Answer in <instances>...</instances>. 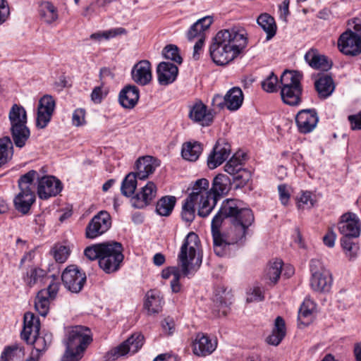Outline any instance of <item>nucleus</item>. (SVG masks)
Wrapping results in <instances>:
<instances>
[{
  "label": "nucleus",
  "instance_id": "obj_63",
  "mask_svg": "<svg viewBox=\"0 0 361 361\" xmlns=\"http://www.w3.org/2000/svg\"><path fill=\"white\" fill-rule=\"evenodd\" d=\"M348 121L352 130H361V111L357 114L350 115Z\"/></svg>",
  "mask_w": 361,
  "mask_h": 361
},
{
  "label": "nucleus",
  "instance_id": "obj_44",
  "mask_svg": "<svg viewBox=\"0 0 361 361\" xmlns=\"http://www.w3.org/2000/svg\"><path fill=\"white\" fill-rule=\"evenodd\" d=\"M137 176L134 172L129 173L123 179L121 186L122 195L126 197H130L134 194L137 187Z\"/></svg>",
  "mask_w": 361,
  "mask_h": 361
},
{
  "label": "nucleus",
  "instance_id": "obj_27",
  "mask_svg": "<svg viewBox=\"0 0 361 361\" xmlns=\"http://www.w3.org/2000/svg\"><path fill=\"white\" fill-rule=\"evenodd\" d=\"M39 320L32 312H27L24 315V326L21 332V338L26 343L30 341V336H36L39 334Z\"/></svg>",
  "mask_w": 361,
  "mask_h": 361
},
{
  "label": "nucleus",
  "instance_id": "obj_56",
  "mask_svg": "<svg viewBox=\"0 0 361 361\" xmlns=\"http://www.w3.org/2000/svg\"><path fill=\"white\" fill-rule=\"evenodd\" d=\"M83 353L84 351H80L78 349L75 350L66 347L61 361H79L82 358Z\"/></svg>",
  "mask_w": 361,
  "mask_h": 361
},
{
  "label": "nucleus",
  "instance_id": "obj_54",
  "mask_svg": "<svg viewBox=\"0 0 361 361\" xmlns=\"http://www.w3.org/2000/svg\"><path fill=\"white\" fill-rule=\"evenodd\" d=\"M278 78L271 72L266 79L262 82V88L267 92H274L277 90Z\"/></svg>",
  "mask_w": 361,
  "mask_h": 361
},
{
  "label": "nucleus",
  "instance_id": "obj_47",
  "mask_svg": "<svg viewBox=\"0 0 361 361\" xmlns=\"http://www.w3.org/2000/svg\"><path fill=\"white\" fill-rule=\"evenodd\" d=\"M46 293L44 290H39L35 300V310L43 317L47 314L49 310V298L46 297Z\"/></svg>",
  "mask_w": 361,
  "mask_h": 361
},
{
  "label": "nucleus",
  "instance_id": "obj_60",
  "mask_svg": "<svg viewBox=\"0 0 361 361\" xmlns=\"http://www.w3.org/2000/svg\"><path fill=\"white\" fill-rule=\"evenodd\" d=\"M10 16V8L6 0H0V25L3 24Z\"/></svg>",
  "mask_w": 361,
  "mask_h": 361
},
{
  "label": "nucleus",
  "instance_id": "obj_45",
  "mask_svg": "<svg viewBox=\"0 0 361 361\" xmlns=\"http://www.w3.org/2000/svg\"><path fill=\"white\" fill-rule=\"evenodd\" d=\"M282 267L283 262L281 259H275L270 262L266 271V278L271 283H276L281 274Z\"/></svg>",
  "mask_w": 361,
  "mask_h": 361
},
{
  "label": "nucleus",
  "instance_id": "obj_12",
  "mask_svg": "<svg viewBox=\"0 0 361 361\" xmlns=\"http://www.w3.org/2000/svg\"><path fill=\"white\" fill-rule=\"evenodd\" d=\"M111 226V217L106 211H100L90 221L85 228V237L94 239L105 233Z\"/></svg>",
  "mask_w": 361,
  "mask_h": 361
},
{
  "label": "nucleus",
  "instance_id": "obj_10",
  "mask_svg": "<svg viewBox=\"0 0 361 361\" xmlns=\"http://www.w3.org/2000/svg\"><path fill=\"white\" fill-rule=\"evenodd\" d=\"M144 336L140 333L133 334L127 340L117 347L109 350L106 355L107 360H115L128 353H137L143 345Z\"/></svg>",
  "mask_w": 361,
  "mask_h": 361
},
{
  "label": "nucleus",
  "instance_id": "obj_18",
  "mask_svg": "<svg viewBox=\"0 0 361 361\" xmlns=\"http://www.w3.org/2000/svg\"><path fill=\"white\" fill-rule=\"evenodd\" d=\"M360 229L361 223L355 214L347 212L341 216L338 230L343 236L358 237Z\"/></svg>",
  "mask_w": 361,
  "mask_h": 361
},
{
  "label": "nucleus",
  "instance_id": "obj_59",
  "mask_svg": "<svg viewBox=\"0 0 361 361\" xmlns=\"http://www.w3.org/2000/svg\"><path fill=\"white\" fill-rule=\"evenodd\" d=\"M272 331L279 333L280 337H285L286 334V324L281 317L279 316L276 318Z\"/></svg>",
  "mask_w": 361,
  "mask_h": 361
},
{
  "label": "nucleus",
  "instance_id": "obj_61",
  "mask_svg": "<svg viewBox=\"0 0 361 361\" xmlns=\"http://www.w3.org/2000/svg\"><path fill=\"white\" fill-rule=\"evenodd\" d=\"M161 327L165 334L171 335L175 330V323L172 318L166 317L161 322Z\"/></svg>",
  "mask_w": 361,
  "mask_h": 361
},
{
  "label": "nucleus",
  "instance_id": "obj_1",
  "mask_svg": "<svg viewBox=\"0 0 361 361\" xmlns=\"http://www.w3.org/2000/svg\"><path fill=\"white\" fill-rule=\"evenodd\" d=\"M255 221L252 211L238 200L228 199L212 221L214 245L243 243Z\"/></svg>",
  "mask_w": 361,
  "mask_h": 361
},
{
  "label": "nucleus",
  "instance_id": "obj_13",
  "mask_svg": "<svg viewBox=\"0 0 361 361\" xmlns=\"http://www.w3.org/2000/svg\"><path fill=\"white\" fill-rule=\"evenodd\" d=\"M61 280L64 286L71 292L78 293L86 282V275L75 265H69L63 271Z\"/></svg>",
  "mask_w": 361,
  "mask_h": 361
},
{
  "label": "nucleus",
  "instance_id": "obj_39",
  "mask_svg": "<svg viewBox=\"0 0 361 361\" xmlns=\"http://www.w3.org/2000/svg\"><path fill=\"white\" fill-rule=\"evenodd\" d=\"M258 25L267 33V39H271L276 32V24L274 18L269 14L264 13L261 14L257 20Z\"/></svg>",
  "mask_w": 361,
  "mask_h": 361
},
{
  "label": "nucleus",
  "instance_id": "obj_37",
  "mask_svg": "<svg viewBox=\"0 0 361 361\" xmlns=\"http://www.w3.org/2000/svg\"><path fill=\"white\" fill-rule=\"evenodd\" d=\"M243 102V94L240 87H233L226 94V106L231 111L238 110Z\"/></svg>",
  "mask_w": 361,
  "mask_h": 361
},
{
  "label": "nucleus",
  "instance_id": "obj_34",
  "mask_svg": "<svg viewBox=\"0 0 361 361\" xmlns=\"http://www.w3.org/2000/svg\"><path fill=\"white\" fill-rule=\"evenodd\" d=\"M203 150L202 145L197 141L188 142L183 145L181 149L182 157L189 161L198 159Z\"/></svg>",
  "mask_w": 361,
  "mask_h": 361
},
{
  "label": "nucleus",
  "instance_id": "obj_25",
  "mask_svg": "<svg viewBox=\"0 0 361 361\" xmlns=\"http://www.w3.org/2000/svg\"><path fill=\"white\" fill-rule=\"evenodd\" d=\"M178 67L169 62H161L157 68L158 82L161 85H167L173 82L178 75Z\"/></svg>",
  "mask_w": 361,
  "mask_h": 361
},
{
  "label": "nucleus",
  "instance_id": "obj_53",
  "mask_svg": "<svg viewBox=\"0 0 361 361\" xmlns=\"http://www.w3.org/2000/svg\"><path fill=\"white\" fill-rule=\"evenodd\" d=\"M313 308V303L310 300L305 301L298 312V321L305 325L308 324V322L303 321V319L307 318L312 315Z\"/></svg>",
  "mask_w": 361,
  "mask_h": 361
},
{
  "label": "nucleus",
  "instance_id": "obj_36",
  "mask_svg": "<svg viewBox=\"0 0 361 361\" xmlns=\"http://www.w3.org/2000/svg\"><path fill=\"white\" fill-rule=\"evenodd\" d=\"M47 275L45 270L39 267H31L23 274V280L27 286L32 288L37 283L42 281Z\"/></svg>",
  "mask_w": 361,
  "mask_h": 361
},
{
  "label": "nucleus",
  "instance_id": "obj_41",
  "mask_svg": "<svg viewBox=\"0 0 361 361\" xmlns=\"http://www.w3.org/2000/svg\"><path fill=\"white\" fill-rule=\"evenodd\" d=\"M13 144L9 136L0 138V167L11 159L13 154Z\"/></svg>",
  "mask_w": 361,
  "mask_h": 361
},
{
  "label": "nucleus",
  "instance_id": "obj_21",
  "mask_svg": "<svg viewBox=\"0 0 361 361\" xmlns=\"http://www.w3.org/2000/svg\"><path fill=\"white\" fill-rule=\"evenodd\" d=\"M188 116L195 123H198L202 126H209L213 121L214 116L212 112L207 109V106L201 101H197L189 106Z\"/></svg>",
  "mask_w": 361,
  "mask_h": 361
},
{
  "label": "nucleus",
  "instance_id": "obj_57",
  "mask_svg": "<svg viewBox=\"0 0 361 361\" xmlns=\"http://www.w3.org/2000/svg\"><path fill=\"white\" fill-rule=\"evenodd\" d=\"M298 207L302 209L312 207L314 206V201L312 198L311 192L307 191L302 192L298 199Z\"/></svg>",
  "mask_w": 361,
  "mask_h": 361
},
{
  "label": "nucleus",
  "instance_id": "obj_11",
  "mask_svg": "<svg viewBox=\"0 0 361 361\" xmlns=\"http://www.w3.org/2000/svg\"><path fill=\"white\" fill-rule=\"evenodd\" d=\"M88 328L76 326L69 330L64 340L66 347L85 351L92 341Z\"/></svg>",
  "mask_w": 361,
  "mask_h": 361
},
{
  "label": "nucleus",
  "instance_id": "obj_49",
  "mask_svg": "<svg viewBox=\"0 0 361 361\" xmlns=\"http://www.w3.org/2000/svg\"><path fill=\"white\" fill-rule=\"evenodd\" d=\"M51 252L56 262L63 263L66 261L70 255V249L66 245L56 244L54 246Z\"/></svg>",
  "mask_w": 361,
  "mask_h": 361
},
{
  "label": "nucleus",
  "instance_id": "obj_7",
  "mask_svg": "<svg viewBox=\"0 0 361 361\" xmlns=\"http://www.w3.org/2000/svg\"><path fill=\"white\" fill-rule=\"evenodd\" d=\"M123 245L117 241L103 243L99 267L106 274H113L118 271L124 259Z\"/></svg>",
  "mask_w": 361,
  "mask_h": 361
},
{
  "label": "nucleus",
  "instance_id": "obj_17",
  "mask_svg": "<svg viewBox=\"0 0 361 361\" xmlns=\"http://www.w3.org/2000/svg\"><path fill=\"white\" fill-rule=\"evenodd\" d=\"M231 152V145L224 139L217 140L212 151L207 158V165L211 169L220 166L229 157Z\"/></svg>",
  "mask_w": 361,
  "mask_h": 361
},
{
  "label": "nucleus",
  "instance_id": "obj_24",
  "mask_svg": "<svg viewBox=\"0 0 361 361\" xmlns=\"http://www.w3.org/2000/svg\"><path fill=\"white\" fill-rule=\"evenodd\" d=\"M216 346V340L212 341L207 335L199 333L193 343V353L198 356H207L212 353Z\"/></svg>",
  "mask_w": 361,
  "mask_h": 361
},
{
  "label": "nucleus",
  "instance_id": "obj_20",
  "mask_svg": "<svg viewBox=\"0 0 361 361\" xmlns=\"http://www.w3.org/2000/svg\"><path fill=\"white\" fill-rule=\"evenodd\" d=\"M157 188L152 181H149L132 198L133 207L142 209L149 205L156 197Z\"/></svg>",
  "mask_w": 361,
  "mask_h": 361
},
{
  "label": "nucleus",
  "instance_id": "obj_26",
  "mask_svg": "<svg viewBox=\"0 0 361 361\" xmlns=\"http://www.w3.org/2000/svg\"><path fill=\"white\" fill-rule=\"evenodd\" d=\"M133 80L140 85H146L152 80L151 63L147 60L137 63L132 70Z\"/></svg>",
  "mask_w": 361,
  "mask_h": 361
},
{
  "label": "nucleus",
  "instance_id": "obj_5",
  "mask_svg": "<svg viewBox=\"0 0 361 361\" xmlns=\"http://www.w3.org/2000/svg\"><path fill=\"white\" fill-rule=\"evenodd\" d=\"M39 174L35 170H30L21 176L18 183L20 192L13 200L16 209L23 214H26L35 201V194L33 191L35 187L34 180H38Z\"/></svg>",
  "mask_w": 361,
  "mask_h": 361
},
{
  "label": "nucleus",
  "instance_id": "obj_42",
  "mask_svg": "<svg viewBox=\"0 0 361 361\" xmlns=\"http://www.w3.org/2000/svg\"><path fill=\"white\" fill-rule=\"evenodd\" d=\"M199 202L193 200L191 197H186L182 205L181 216L184 221L192 222L195 217V207Z\"/></svg>",
  "mask_w": 361,
  "mask_h": 361
},
{
  "label": "nucleus",
  "instance_id": "obj_4",
  "mask_svg": "<svg viewBox=\"0 0 361 361\" xmlns=\"http://www.w3.org/2000/svg\"><path fill=\"white\" fill-rule=\"evenodd\" d=\"M8 120L12 140L16 147L21 149L25 146L30 136L25 108L20 104H13L8 113Z\"/></svg>",
  "mask_w": 361,
  "mask_h": 361
},
{
  "label": "nucleus",
  "instance_id": "obj_23",
  "mask_svg": "<svg viewBox=\"0 0 361 361\" xmlns=\"http://www.w3.org/2000/svg\"><path fill=\"white\" fill-rule=\"evenodd\" d=\"M136 172H134L140 180H145L152 174L160 166V161L151 156L139 158L136 161Z\"/></svg>",
  "mask_w": 361,
  "mask_h": 361
},
{
  "label": "nucleus",
  "instance_id": "obj_64",
  "mask_svg": "<svg viewBox=\"0 0 361 361\" xmlns=\"http://www.w3.org/2000/svg\"><path fill=\"white\" fill-rule=\"evenodd\" d=\"M212 105L214 109H222L226 106V95L224 97L220 94L214 95L212 99Z\"/></svg>",
  "mask_w": 361,
  "mask_h": 361
},
{
  "label": "nucleus",
  "instance_id": "obj_52",
  "mask_svg": "<svg viewBox=\"0 0 361 361\" xmlns=\"http://www.w3.org/2000/svg\"><path fill=\"white\" fill-rule=\"evenodd\" d=\"M352 238L350 236H343L341 239V245L346 255L350 258L355 257L358 250L357 245L351 240Z\"/></svg>",
  "mask_w": 361,
  "mask_h": 361
},
{
  "label": "nucleus",
  "instance_id": "obj_62",
  "mask_svg": "<svg viewBox=\"0 0 361 361\" xmlns=\"http://www.w3.org/2000/svg\"><path fill=\"white\" fill-rule=\"evenodd\" d=\"M278 190L279 193V197L281 203L283 205H286L290 200V192L286 185H279L278 186Z\"/></svg>",
  "mask_w": 361,
  "mask_h": 361
},
{
  "label": "nucleus",
  "instance_id": "obj_16",
  "mask_svg": "<svg viewBox=\"0 0 361 361\" xmlns=\"http://www.w3.org/2000/svg\"><path fill=\"white\" fill-rule=\"evenodd\" d=\"M55 109V100L51 95H44L39 101L36 126L44 128L49 123Z\"/></svg>",
  "mask_w": 361,
  "mask_h": 361
},
{
  "label": "nucleus",
  "instance_id": "obj_15",
  "mask_svg": "<svg viewBox=\"0 0 361 361\" xmlns=\"http://www.w3.org/2000/svg\"><path fill=\"white\" fill-rule=\"evenodd\" d=\"M62 188L61 180L53 176L38 178L37 194L40 199L47 200L56 196Z\"/></svg>",
  "mask_w": 361,
  "mask_h": 361
},
{
  "label": "nucleus",
  "instance_id": "obj_29",
  "mask_svg": "<svg viewBox=\"0 0 361 361\" xmlns=\"http://www.w3.org/2000/svg\"><path fill=\"white\" fill-rule=\"evenodd\" d=\"M212 23L213 18L210 16L199 19L188 31V39L191 42L195 38L200 39L202 37H205V32L209 30Z\"/></svg>",
  "mask_w": 361,
  "mask_h": 361
},
{
  "label": "nucleus",
  "instance_id": "obj_2",
  "mask_svg": "<svg viewBox=\"0 0 361 361\" xmlns=\"http://www.w3.org/2000/svg\"><path fill=\"white\" fill-rule=\"evenodd\" d=\"M247 44L246 32L243 29L233 27L220 30L210 45V56L216 64L226 65L245 48Z\"/></svg>",
  "mask_w": 361,
  "mask_h": 361
},
{
  "label": "nucleus",
  "instance_id": "obj_14",
  "mask_svg": "<svg viewBox=\"0 0 361 361\" xmlns=\"http://www.w3.org/2000/svg\"><path fill=\"white\" fill-rule=\"evenodd\" d=\"M339 51L346 56H356L361 54V35L348 30L338 39Z\"/></svg>",
  "mask_w": 361,
  "mask_h": 361
},
{
  "label": "nucleus",
  "instance_id": "obj_28",
  "mask_svg": "<svg viewBox=\"0 0 361 361\" xmlns=\"http://www.w3.org/2000/svg\"><path fill=\"white\" fill-rule=\"evenodd\" d=\"M140 97L139 89L135 85L125 86L119 93L118 100L121 105L126 109H133Z\"/></svg>",
  "mask_w": 361,
  "mask_h": 361
},
{
  "label": "nucleus",
  "instance_id": "obj_55",
  "mask_svg": "<svg viewBox=\"0 0 361 361\" xmlns=\"http://www.w3.org/2000/svg\"><path fill=\"white\" fill-rule=\"evenodd\" d=\"M103 243L94 244L85 248L84 251L85 255L90 260L98 259L99 264V258L101 255V250L102 249Z\"/></svg>",
  "mask_w": 361,
  "mask_h": 361
},
{
  "label": "nucleus",
  "instance_id": "obj_43",
  "mask_svg": "<svg viewBox=\"0 0 361 361\" xmlns=\"http://www.w3.org/2000/svg\"><path fill=\"white\" fill-rule=\"evenodd\" d=\"M245 154L241 152L235 153L224 166V170L233 176L243 169Z\"/></svg>",
  "mask_w": 361,
  "mask_h": 361
},
{
  "label": "nucleus",
  "instance_id": "obj_48",
  "mask_svg": "<svg viewBox=\"0 0 361 361\" xmlns=\"http://www.w3.org/2000/svg\"><path fill=\"white\" fill-rule=\"evenodd\" d=\"M126 30L123 27H117L111 29L109 30L104 31V32H99L93 33L90 35V39L97 40V41H101L102 39H109L110 38H113L117 35H121L123 34H126Z\"/></svg>",
  "mask_w": 361,
  "mask_h": 361
},
{
  "label": "nucleus",
  "instance_id": "obj_38",
  "mask_svg": "<svg viewBox=\"0 0 361 361\" xmlns=\"http://www.w3.org/2000/svg\"><path fill=\"white\" fill-rule=\"evenodd\" d=\"M230 183L229 178L224 174H218L213 180L212 187L209 190L214 195L216 201L218 197L222 195L226 194L228 191V183Z\"/></svg>",
  "mask_w": 361,
  "mask_h": 361
},
{
  "label": "nucleus",
  "instance_id": "obj_9",
  "mask_svg": "<svg viewBox=\"0 0 361 361\" xmlns=\"http://www.w3.org/2000/svg\"><path fill=\"white\" fill-rule=\"evenodd\" d=\"M310 271L312 277L310 286L317 292H328L332 285V276L331 272L326 269L323 263L316 259L310 262Z\"/></svg>",
  "mask_w": 361,
  "mask_h": 361
},
{
  "label": "nucleus",
  "instance_id": "obj_6",
  "mask_svg": "<svg viewBox=\"0 0 361 361\" xmlns=\"http://www.w3.org/2000/svg\"><path fill=\"white\" fill-rule=\"evenodd\" d=\"M301 75L298 71H285L281 76V96L283 102L289 106H298L301 102L302 87Z\"/></svg>",
  "mask_w": 361,
  "mask_h": 361
},
{
  "label": "nucleus",
  "instance_id": "obj_19",
  "mask_svg": "<svg viewBox=\"0 0 361 361\" xmlns=\"http://www.w3.org/2000/svg\"><path fill=\"white\" fill-rule=\"evenodd\" d=\"M319 121L315 109H302L295 117V123L298 130L301 133H309L316 127Z\"/></svg>",
  "mask_w": 361,
  "mask_h": 361
},
{
  "label": "nucleus",
  "instance_id": "obj_30",
  "mask_svg": "<svg viewBox=\"0 0 361 361\" xmlns=\"http://www.w3.org/2000/svg\"><path fill=\"white\" fill-rule=\"evenodd\" d=\"M306 62L314 69L328 71L331 68L332 63L324 55L320 54L317 49H310L305 55Z\"/></svg>",
  "mask_w": 361,
  "mask_h": 361
},
{
  "label": "nucleus",
  "instance_id": "obj_58",
  "mask_svg": "<svg viewBox=\"0 0 361 361\" xmlns=\"http://www.w3.org/2000/svg\"><path fill=\"white\" fill-rule=\"evenodd\" d=\"M85 111L82 109H78L73 114L72 121L75 126H80L85 123Z\"/></svg>",
  "mask_w": 361,
  "mask_h": 361
},
{
  "label": "nucleus",
  "instance_id": "obj_46",
  "mask_svg": "<svg viewBox=\"0 0 361 361\" xmlns=\"http://www.w3.org/2000/svg\"><path fill=\"white\" fill-rule=\"evenodd\" d=\"M28 343L34 345L35 353L32 352L31 356L37 358L39 361L42 353L44 352L50 344V341H47L44 337L39 336V334L36 336H30V341Z\"/></svg>",
  "mask_w": 361,
  "mask_h": 361
},
{
  "label": "nucleus",
  "instance_id": "obj_35",
  "mask_svg": "<svg viewBox=\"0 0 361 361\" xmlns=\"http://www.w3.org/2000/svg\"><path fill=\"white\" fill-rule=\"evenodd\" d=\"M24 355V348L15 343L4 348L1 355L0 361H21Z\"/></svg>",
  "mask_w": 361,
  "mask_h": 361
},
{
  "label": "nucleus",
  "instance_id": "obj_3",
  "mask_svg": "<svg viewBox=\"0 0 361 361\" xmlns=\"http://www.w3.org/2000/svg\"><path fill=\"white\" fill-rule=\"evenodd\" d=\"M199 243L198 235L194 232H190L180 247L178 259L185 276L194 274L202 264L201 257L196 255Z\"/></svg>",
  "mask_w": 361,
  "mask_h": 361
},
{
  "label": "nucleus",
  "instance_id": "obj_51",
  "mask_svg": "<svg viewBox=\"0 0 361 361\" xmlns=\"http://www.w3.org/2000/svg\"><path fill=\"white\" fill-rule=\"evenodd\" d=\"M232 176L233 182L235 183V187L243 188L247 185L252 176L250 171L243 168Z\"/></svg>",
  "mask_w": 361,
  "mask_h": 361
},
{
  "label": "nucleus",
  "instance_id": "obj_33",
  "mask_svg": "<svg viewBox=\"0 0 361 361\" xmlns=\"http://www.w3.org/2000/svg\"><path fill=\"white\" fill-rule=\"evenodd\" d=\"M318 95L321 99L329 97L334 90V84L332 78L327 74H322L314 82Z\"/></svg>",
  "mask_w": 361,
  "mask_h": 361
},
{
  "label": "nucleus",
  "instance_id": "obj_40",
  "mask_svg": "<svg viewBox=\"0 0 361 361\" xmlns=\"http://www.w3.org/2000/svg\"><path fill=\"white\" fill-rule=\"evenodd\" d=\"M176 203L174 196L166 195L161 197L156 204V212L161 216H169L173 210Z\"/></svg>",
  "mask_w": 361,
  "mask_h": 361
},
{
  "label": "nucleus",
  "instance_id": "obj_50",
  "mask_svg": "<svg viewBox=\"0 0 361 361\" xmlns=\"http://www.w3.org/2000/svg\"><path fill=\"white\" fill-rule=\"evenodd\" d=\"M162 55L166 59H170L178 64H181L183 62L178 48L174 44L166 45L162 50Z\"/></svg>",
  "mask_w": 361,
  "mask_h": 361
},
{
  "label": "nucleus",
  "instance_id": "obj_8",
  "mask_svg": "<svg viewBox=\"0 0 361 361\" xmlns=\"http://www.w3.org/2000/svg\"><path fill=\"white\" fill-rule=\"evenodd\" d=\"M209 183L207 179H199L195 182L192 192L188 196L199 202L197 214L203 218L210 214L216 204V200L209 190Z\"/></svg>",
  "mask_w": 361,
  "mask_h": 361
},
{
  "label": "nucleus",
  "instance_id": "obj_22",
  "mask_svg": "<svg viewBox=\"0 0 361 361\" xmlns=\"http://www.w3.org/2000/svg\"><path fill=\"white\" fill-rule=\"evenodd\" d=\"M233 295L231 290L224 286L216 288L213 297V302L218 312L219 316H226L229 311V306L232 303Z\"/></svg>",
  "mask_w": 361,
  "mask_h": 361
},
{
  "label": "nucleus",
  "instance_id": "obj_31",
  "mask_svg": "<svg viewBox=\"0 0 361 361\" xmlns=\"http://www.w3.org/2000/svg\"><path fill=\"white\" fill-rule=\"evenodd\" d=\"M145 297L144 306L149 314H157L161 311L164 300L159 290H149Z\"/></svg>",
  "mask_w": 361,
  "mask_h": 361
},
{
  "label": "nucleus",
  "instance_id": "obj_32",
  "mask_svg": "<svg viewBox=\"0 0 361 361\" xmlns=\"http://www.w3.org/2000/svg\"><path fill=\"white\" fill-rule=\"evenodd\" d=\"M40 20L47 25H51L59 19L57 8L50 1H42L39 5Z\"/></svg>",
  "mask_w": 361,
  "mask_h": 361
}]
</instances>
